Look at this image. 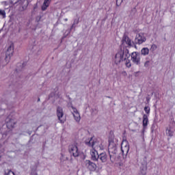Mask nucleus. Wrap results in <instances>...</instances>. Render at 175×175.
<instances>
[{
    "label": "nucleus",
    "instance_id": "f257e3e1",
    "mask_svg": "<svg viewBox=\"0 0 175 175\" xmlns=\"http://www.w3.org/2000/svg\"><path fill=\"white\" fill-rule=\"evenodd\" d=\"M85 144L89 147H92V149L90 150V155L92 161H96L99 159V154H98V148L100 149V145H99V142L91 137L89 142H85Z\"/></svg>",
    "mask_w": 175,
    "mask_h": 175
},
{
    "label": "nucleus",
    "instance_id": "f03ea898",
    "mask_svg": "<svg viewBox=\"0 0 175 175\" xmlns=\"http://www.w3.org/2000/svg\"><path fill=\"white\" fill-rule=\"evenodd\" d=\"M108 152L111 162L114 163V162L117 161V146L114 142L109 143L108 146Z\"/></svg>",
    "mask_w": 175,
    "mask_h": 175
},
{
    "label": "nucleus",
    "instance_id": "7ed1b4c3",
    "mask_svg": "<svg viewBox=\"0 0 175 175\" xmlns=\"http://www.w3.org/2000/svg\"><path fill=\"white\" fill-rule=\"evenodd\" d=\"M131 57V55L128 53V52L120 50L119 51L115 56V64L116 65H118V64H120V62H122V61L126 59V58H129Z\"/></svg>",
    "mask_w": 175,
    "mask_h": 175
},
{
    "label": "nucleus",
    "instance_id": "20e7f679",
    "mask_svg": "<svg viewBox=\"0 0 175 175\" xmlns=\"http://www.w3.org/2000/svg\"><path fill=\"white\" fill-rule=\"evenodd\" d=\"M68 151L70 156L74 157V158H77V157H80V150H79L77 144L70 145L68 147Z\"/></svg>",
    "mask_w": 175,
    "mask_h": 175
},
{
    "label": "nucleus",
    "instance_id": "39448f33",
    "mask_svg": "<svg viewBox=\"0 0 175 175\" xmlns=\"http://www.w3.org/2000/svg\"><path fill=\"white\" fill-rule=\"evenodd\" d=\"M14 51V44L12 43L10 45V47L8 48L7 51L5 53V61H10V57H13V53Z\"/></svg>",
    "mask_w": 175,
    "mask_h": 175
},
{
    "label": "nucleus",
    "instance_id": "423d86ee",
    "mask_svg": "<svg viewBox=\"0 0 175 175\" xmlns=\"http://www.w3.org/2000/svg\"><path fill=\"white\" fill-rule=\"evenodd\" d=\"M84 165L90 172H95L96 170V164L90 160H85L84 161Z\"/></svg>",
    "mask_w": 175,
    "mask_h": 175
},
{
    "label": "nucleus",
    "instance_id": "0eeeda50",
    "mask_svg": "<svg viewBox=\"0 0 175 175\" xmlns=\"http://www.w3.org/2000/svg\"><path fill=\"white\" fill-rule=\"evenodd\" d=\"M121 151L122 154L124 155H128V152H129V144H128V142L123 141L121 144Z\"/></svg>",
    "mask_w": 175,
    "mask_h": 175
},
{
    "label": "nucleus",
    "instance_id": "6e6552de",
    "mask_svg": "<svg viewBox=\"0 0 175 175\" xmlns=\"http://www.w3.org/2000/svg\"><path fill=\"white\" fill-rule=\"evenodd\" d=\"M5 122L8 129H13V128H14V125H16L14 119L12 118L10 115L5 119Z\"/></svg>",
    "mask_w": 175,
    "mask_h": 175
},
{
    "label": "nucleus",
    "instance_id": "1a4fd4ad",
    "mask_svg": "<svg viewBox=\"0 0 175 175\" xmlns=\"http://www.w3.org/2000/svg\"><path fill=\"white\" fill-rule=\"evenodd\" d=\"M57 117L61 124H64L65 122V120L62 119L64 117V109L61 107H57L56 110Z\"/></svg>",
    "mask_w": 175,
    "mask_h": 175
},
{
    "label": "nucleus",
    "instance_id": "9d476101",
    "mask_svg": "<svg viewBox=\"0 0 175 175\" xmlns=\"http://www.w3.org/2000/svg\"><path fill=\"white\" fill-rule=\"evenodd\" d=\"M175 129L174 127L169 125L165 129L166 136L169 137H173V135H174Z\"/></svg>",
    "mask_w": 175,
    "mask_h": 175
},
{
    "label": "nucleus",
    "instance_id": "9b49d317",
    "mask_svg": "<svg viewBox=\"0 0 175 175\" xmlns=\"http://www.w3.org/2000/svg\"><path fill=\"white\" fill-rule=\"evenodd\" d=\"M72 114H73V117L75 120V121H77V122H80V120H81V118L80 117V113H79V111H77V109L72 107Z\"/></svg>",
    "mask_w": 175,
    "mask_h": 175
},
{
    "label": "nucleus",
    "instance_id": "f8f14e48",
    "mask_svg": "<svg viewBox=\"0 0 175 175\" xmlns=\"http://www.w3.org/2000/svg\"><path fill=\"white\" fill-rule=\"evenodd\" d=\"M131 59L134 64L139 65L140 64V57L137 55V53L133 52L131 54Z\"/></svg>",
    "mask_w": 175,
    "mask_h": 175
},
{
    "label": "nucleus",
    "instance_id": "ddd939ff",
    "mask_svg": "<svg viewBox=\"0 0 175 175\" xmlns=\"http://www.w3.org/2000/svg\"><path fill=\"white\" fill-rule=\"evenodd\" d=\"M148 116L147 114H144L143 120H142V126L143 130L146 131L147 129V126H148Z\"/></svg>",
    "mask_w": 175,
    "mask_h": 175
},
{
    "label": "nucleus",
    "instance_id": "4468645a",
    "mask_svg": "<svg viewBox=\"0 0 175 175\" xmlns=\"http://www.w3.org/2000/svg\"><path fill=\"white\" fill-rule=\"evenodd\" d=\"M136 40L138 43V44H142V43H144L147 39L143 34H139L138 36L136 38Z\"/></svg>",
    "mask_w": 175,
    "mask_h": 175
},
{
    "label": "nucleus",
    "instance_id": "2eb2a0df",
    "mask_svg": "<svg viewBox=\"0 0 175 175\" xmlns=\"http://www.w3.org/2000/svg\"><path fill=\"white\" fill-rule=\"evenodd\" d=\"M51 3V0H44V3L42 5V10H46L49 6H50V3Z\"/></svg>",
    "mask_w": 175,
    "mask_h": 175
},
{
    "label": "nucleus",
    "instance_id": "dca6fc26",
    "mask_svg": "<svg viewBox=\"0 0 175 175\" xmlns=\"http://www.w3.org/2000/svg\"><path fill=\"white\" fill-rule=\"evenodd\" d=\"M98 159L101 161V162H107V154L106 152H102L98 155Z\"/></svg>",
    "mask_w": 175,
    "mask_h": 175
},
{
    "label": "nucleus",
    "instance_id": "f3484780",
    "mask_svg": "<svg viewBox=\"0 0 175 175\" xmlns=\"http://www.w3.org/2000/svg\"><path fill=\"white\" fill-rule=\"evenodd\" d=\"M122 43H126L128 46H132V40H131L128 36H124L123 38Z\"/></svg>",
    "mask_w": 175,
    "mask_h": 175
},
{
    "label": "nucleus",
    "instance_id": "a211bd4d",
    "mask_svg": "<svg viewBox=\"0 0 175 175\" xmlns=\"http://www.w3.org/2000/svg\"><path fill=\"white\" fill-rule=\"evenodd\" d=\"M149 53L150 49H148V48H143L141 50V54H142V55H148Z\"/></svg>",
    "mask_w": 175,
    "mask_h": 175
},
{
    "label": "nucleus",
    "instance_id": "6ab92c4d",
    "mask_svg": "<svg viewBox=\"0 0 175 175\" xmlns=\"http://www.w3.org/2000/svg\"><path fill=\"white\" fill-rule=\"evenodd\" d=\"M125 65L126 66V68H131V60L128 58H126L125 60Z\"/></svg>",
    "mask_w": 175,
    "mask_h": 175
},
{
    "label": "nucleus",
    "instance_id": "aec40b11",
    "mask_svg": "<svg viewBox=\"0 0 175 175\" xmlns=\"http://www.w3.org/2000/svg\"><path fill=\"white\" fill-rule=\"evenodd\" d=\"M0 16H1L3 18H6V12H5V10H0Z\"/></svg>",
    "mask_w": 175,
    "mask_h": 175
},
{
    "label": "nucleus",
    "instance_id": "412c9836",
    "mask_svg": "<svg viewBox=\"0 0 175 175\" xmlns=\"http://www.w3.org/2000/svg\"><path fill=\"white\" fill-rule=\"evenodd\" d=\"M144 111L145 113H146V114H150V107H145Z\"/></svg>",
    "mask_w": 175,
    "mask_h": 175
},
{
    "label": "nucleus",
    "instance_id": "4be33fe9",
    "mask_svg": "<svg viewBox=\"0 0 175 175\" xmlns=\"http://www.w3.org/2000/svg\"><path fill=\"white\" fill-rule=\"evenodd\" d=\"M157 49V46L155 44H152L150 47L151 51H155V50Z\"/></svg>",
    "mask_w": 175,
    "mask_h": 175
},
{
    "label": "nucleus",
    "instance_id": "5701e85b",
    "mask_svg": "<svg viewBox=\"0 0 175 175\" xmlns=\"http://www.w3.org/2000/svg\"><path fill=\"white\" fill-rule=\"evenodd\" d=\"M6 175H16L12 170H8V173L5 172Z\"/></svg>",
    "mask_w": 175,
    "mask_h": 175
},
{
    "label": "nucleus",
    "instance_id": "b1692460",
    "mask_svg": "<svg viewBox=\"0 0 175 175\" xmlns=\"http://www.w3.org/2000/svg\"><path fill=\"white\" fill-rule=\"evenodd\" d=\"M146 170H147V168H145L144 170H141V174L142 175H146Z\"/></svg>",
    "mask_w": 175,
    "mask_h": 175
},
{
    "label": "nucleus",
    "instance_id": "393cba45",
    "mask_svg": "<svg viewBox=\"0 0 175 175\" xmlns=\"http://www.w3.org/2000/svg\"><path fill=\"white\" fill-rule=\"evenodd\" d=\"M148 62H146V63H145V66H148Z\"/></svg>",
    "mask_w": 175,
    "mask_h": 175
},
{
    "label": "nucleus",
    "instance_id": "a878e982",
    "mask_svg": "<svg viewBox=\"0 0 175 175\" xmlns=\"http://www.w3.org/2000/svg\"><path fill=\"white\" fill-rule=\"evenodd\" d=\"M64 20H65V21H67L68 18H66V19H64Z\"/></svg>",
    "mask_w": 175,
    "mask_h": 175
},
{
    "label": "nucleus",
    "instance_id": "bb28decb",
    "mask_svg": "<svg viewBox=\"0 0 175 175\" xmlns=\"http://www.w3.org/2000/svg\"><path fill=\"white\" fill-rule=\"evenodd\" d=\"M39 100H40V98H38V102H39Z\"/></svg>",
    "mask_w": 175,
    "mask_h": 175
}]
</instances>
